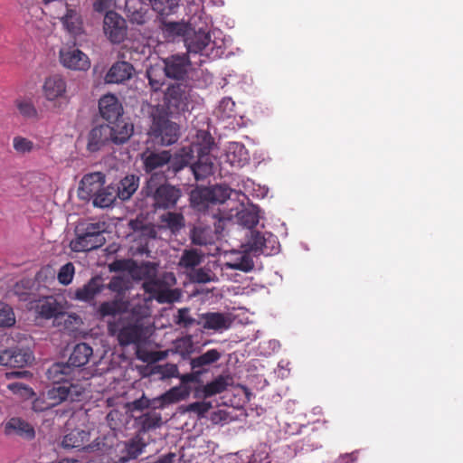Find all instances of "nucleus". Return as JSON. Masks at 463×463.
I'll return each instance as SVG.
<instances>
[{"label":"nucleus","mask_w":463,"mask_h":463,"mask_svg":"<svg viewBox=\"0 0 463 463\" xmlns=\"http://www.w3.org/2000/svg\"><path fill=\"white\" fill-rule=\"evenodd\" d=\"M191 87L183 83L170 85L165 93V102L170 114L188 110L191 100Z\"/></svg>","instance_id":"f8f14e48"},{"label":"nucleus","mask_w":463,"mask_h":463,"mask_svg":"<svg viewBox=\"0 0 463 463\" xmlns=\"http://www.w3.org/2000/svg\"><path fill=\"white\" fill-rule=\"evenodd\" d=\"M5 435H17L31 440L35 437V431L32 425L19 418L10 419L5 426Z\"/></svg>","instance_id":"c756f323"},{"label":"nucleus","mask_w":463,"mask_h":463,"mask_svg":"<svg viewBox=\"0 0 463 463\" xmlns=\"http://www.w3.org/2000/svg\"><path fill=\"white\" fill-rule=\"evenodd\" d=\"M167 78L184 80L187 77L191 61L186 54H173L162 60Z\"/></svg>","instance_id":"2eb2a0df"},{"label":"nucleus","mask_w":463,"mask_h":463,"mask_svg":"<svg viewBox=\"0 0 463 463\" xmlns=\"http://www.w3.org/2000/svg\"><path fill=\"white\" fill-rule=\"evenodd\" d=\"M61 23L70 33L78 35L81 33L82 23L80 14L76 11L68 9L66 14L61 18Z\"/></svg>","instance_id":"79ce46f5"},{"label":"nucleus","mask_w":463,"mask_h":463,"mask_svg":"<svg viewBox=\"0 0 463 463\" xmlns=\"http://www.w3.org/2000/svg\"><path fill=\"white\" fill-rule=\"evenodd\" d=\"M157 267L155 262L143 261L137 264L133 261L129 266V272L134 279L144 280L142 288L150 295V299H156L161 304L178 300L179 291L171 289L164 279L157 278Z\"/></svg>","instance_id":"f03ea898"},{"label":"nucleus","mask_w":463,"mask_h":463,"mask_svg":"<svg viewBox=\"0 0 463 463\" xmlns=\"http://www.w3.org/2000/svg\"><path fill=\"white\" fill-rule=\"evenodd\" d=\"M105 222H84L76 227L75 238L70 242L72 251H90L100 248L106 242Z\"/></svg>","instance_id":"39448f33"},{"label":"nucleus","mask_w":463,"mask_h":463,"mask_svg":"<svg viewBox=\"0 0 463 463\" xmlns=\"http://www.w3.org/2000/svg\"><path fill=\"white\" fill-rule=\"evenodd\" d=\"M154 11L160 15H169L175 12L178 6L177 0H147Z\"/></svg>","instance_id":"49530a36"},{"label":"nucleus","mask_w":463,"mask_h":463,"mask_svg":"<svg viewBox=\"0 0 463 463\" xmlns=\"http://www.w3.org/2000/svg\"><path fill=\"white\" fill-rule=\"evenodd\" d=\"M74 273V265L71 262H67L60 268L57 274V279L61 285L67 286L71 283Z\"/></svg>","instance_id":"603ef678"},{"label":"nucleus","mask_w":463,"mask_h":463,"mask_svg":"<svg viewBox=\"0 0 463 463\" xmlns=\"http://www.w3.org/2000/svg\"><path fill=\"white\" fill-rule=\"evenodd\" d=\"M37 312L40 317L46 319L58 318L65 315L63 307L52 297L40 301L37 305Z\"/></svg>","instance_id":"f704fd0d"},{"label":"nucleus","mask_w":463,"mask_h":463,"mask_svg":"<svg viewBox=\"0 0 463 463\" xmlns=\"http://www.w3.org/2000/svg\"><path fill=\"white\" fill-rule=\"evenodd\" d=\"M163 225L172 232H177L184 226V218L178 213L167 212L160 216Z\"/></svg>","instance_id":"37998d69"},{"label":"nucleus","mask_w":463,"mask_h":463,"mask_svg":"<svg viewBox=\"0 0 463 463\" xmlns=\"http://www.w3.org/2000/svg\"><path fill=\"white\" fill-rule=\"evenodd\" d=\"M146 447V443L139 436L125 441L118 458L114 463H128L137 458L138 456L144 453Z\"/></svg>","instance_id":"b1692460"},{"label":"nucleus","mask_w":463,"mask_h":463,"mask_svg":"<svg viewBox=\"0 0 463 463\" xmlns=\"http://www.w3.org/2000/svg\"><path fill=\"white\" fill-rule=\"evenodd\" d=\"M135 71L134 66L128 61L115 62L106 74L107 83H123L129 80Z\"/></svg>","instance_id":"c85d7f7f"},{"label":"nucleus","mask_w":463,"mask_h":463,"mask_svg":"<svg viewBox=\"0 0 463 463\" xmlns=\"http://www.w3.org/2000/svg\"><path fill=\"white\" fill-rule=\"evenodd\" d=\"M57 463H73V461H71V460H70L68 458H64V459H62V460H61V461H59Z\"/></svg>","instance_id":"338daca9"},{"label":"nucleus","mask_w":463,"mask_h":463,"mask_svg":"<svg viewBox=\"0 0 463 463\" xmlns=\"http://www.w3.org/2000/svg\"><path fill=\"white\" fill-rule=\"evenodd\" d=\"M148 84L153 91H158L164 86L167 78L162 64L150 65L146 71Z\"/></svg>","instance_id":"4c0bfd02"},{"label":"nucleus","mask_w":463,"mask_h":463,"mask_svg":"<svg viewBox=\"0 0 463 463\" xmlns=\"http://www.w3.org/2000/svg\"><path fill=\"white\" fill-rule=\"evenodd\" d=\"M241 251H232L228 260L220 265L221 279L222 280L241 282V275L239 272L249 273L255 268L254 255L245 248Z\"/></svg>","instance_id":"423d86ee"},{"label":"nucleus","mask_w":463,"mask_h":463,"mask_svg":"<svg viewBox=\"0 0 463 463\" xmlns=\"http://www.w3.org/2000/svg\"><path fill=\"white\" fill-rule=\"evenodd\" d=\"M85 388L80 383H65L53 386L47 392V399L50 401L45 409L58 405L63 402H79L82 399ZM33 410L43 411L38 406V402L33 403Z\"/></svg>","instance_id":"9d476101"},{"label":"nucleus","mask_w":463,"mask_h":463,"mask_svg":"<svg viewBox=\"0 0 463 463\" xmlns=\"http://www.w3.org/2000/svg\"><path fill=\"white\" fill-rule=\"evenodd\" d=\"M356 452H352L350 454H345L339 458L340 463H352L356 460Z\"/></svg>","instance_id":"69168bd1"},{"label":"nucleus","mask_w":463,"mask_h":463,"mask_svg":"<svg viewBox=\"0 0 463 463\" xmlns=\"http://www.w3.org/2000/svg\"><path fill=\"white\" fill-rule=\"evenodd\" d=\"M203 255L194 249L184 250L181 255L178 265L185 270H194L203 261Z\"/></svg>","instance_id":"a19ab883"},{"label":"nucleus","mask_w":463,"mask_h":463,"mask_svg":"<svg viewBox=\"0 0 463 463\" xmlns=\"http://www.w3.org/2000/svg\"><path fill=\"white\" fill-rule=\"evenodd\" d=\"M8 389L14 393H21L22 391H27L28 388L21 383H13L8 384Z\"/></svg>","instance_id":"0e129e2a"},{"label":"nucleus","mask_w":463,"mask_h":463,"mask_svg":"<svg viewBox=\"0 0 463 463\" xmlns=\"http://www.w3.org/2000/svg\"><path fill=\"white\" fill-rule=\"evenodd\" d=\"M117 197L121 201H127L131 198L139 186V176L136 175H128L122 178L116 185Z\"/></svg>","instance_id":"473e14b6"},{"label":"nucleus","mask_w":463,"mask_h":463,"mask_svg":"<svg viewBox=\"0 0 463 463\" xmlns=\"http://www.w3.org/2000/svg\"><path fill=\"white\" fill-rule=\"evenodd\" d=\"M126 13L128 21L132 24L143 25L149 20V10L140 3L134 5L131 2L126 4Z\"/></svg>","instance_id":"e433bc0d"},{"label":"nucleus","mask_w":463,"mask_h":463,"mask_svg":"<svg viewBox=\"0 0 463 463\" xmlns=\"http://www.w3.org/2000/svg\"><path fill=\"white\" fill-rule=\"evenodd\" d=\"M106 176L101 172L85 175L79 186V197L84 201L91 200L105 185Z\"/></svg>","instance_id":"a211bd4d"},{"label":"nucleus","mask_w":463,"mask_h":463,"mask_svg":"<svg viewBox=\"0 0 463 463\" xmlns=\"http://www.w3.org/2000/svg\"><path fill=\"white\" fill-rule=\"evenodd\" d=\"M66 90V80L59 74L47 77L43 85V94L45 99L50 101L64 97Z\"/></svg>","instance_id":"5701e85b"},{"label":"nucleus","mask_w":463,"mask_h":463,"mask_svg":"<svg viewBox=\"0 0 463 463\" xmlns=\"http://www.w3.org/2000/svg\"><path fill=\"white\" fill-rule=\"evenodd\" d=\"M127 309V302L123 301L121 298H115L101 303L97 309V315L102 319L109 317H116L126 312Z\"/></svg>","instance_id":"c9c22d12"},{"label":"nucleus","mask_w":463,"mask_h":463,"mask_svg":"<svg viewBox=\"0 0 463 463\" xmlns=\"http://www.w3.org/2000/svg\"><path fill=\"white\" fill-rule=\"evenodd\" d=\"M184 395L182 390L180 388L174 387L159 397L154 399H148L145 395H142L141 398L135 400L131 403V407L133 410L137 411H143L144 409L148 408L159 409L167 404L177 402L184 399Z\"/></svg>","instance_id":"ddd939ff"},{"label":"nucleus","mask_w":463,"mask_h":463,"mask_svg":"<svg viewBox=\"0 0 463 463\" xmlns=\"http://www.w3.org/2000/svg\"><path fill=\"white\" fill-rule=\"evenodd\" d=\"M193 153L191 146H184L174 155L169 150L156 152L146 149L140 155V159L146 174L161 175L160 179H173L190 165Z\"/></svg>","instance_id":"f257e3e1"},{"label":"nucleus","mask_w":463,"mask_h":463,"mask_svg":"<svg viewBox=\"0 0 463 463\" xmlns=\"http://www.w3.org/2000/svg\"><path fill=\"white\" fill-rule=\"evenodd\" d=\"M127 23L114 11L106 13L103 20V32L112 43H120L127 37Z\"/></svg>","instance_id":"4468645a"},{"label":"nucleus","mask_w":463,"mask_h":463,"mask_svg":"<svg viewBox=\"0 0 463 463\" xmlns=\"http://www.w3.org/2000/svg\"><path fill=\"white\" fill-rule=\"evenodd\" d=\"M203 200L212 204H223L225 203L235 204L239 202L240 204L244 203L247 196L240 192L231 189L226 184H216L205 188L201 192ZM234 209V205L231 206V212Z\"/></svg>","instance_id":"9b49d317"},{"label":"nucleus","mask_w":463,"mask_h":463,"mask_svg":"<svg viewBox=\"0 0 463 463\" xmlns=\"http://www.w3.org/2000/svg\"><path fill=\"white\" fill-rule=\"evenodd\" d=\"M13 146L18 154L22 155L31 153L37 147L33 141L21 136L14 137Z\"/></svg>","instance_id":"8fccbe9b"},{"label":"nucleus","mask_w":463,"mask_h":463,"mask_svg":"<svg viewBox=\"0 0 463 463\" xmlns=\"http://www.w3.org/2000/svg\"><path fill=\"white\" fill-rule=\"evenodd\" d=\"M101 276L92 277L82 287L78 288L73 294V298L79 301L90 303L105 288Z\"/></svg>","instance_id":"4be33fe9"},{"label":"nucleus","mask_w":463,"mask_h":463,"mask_svg":"<svg viewBox=\"0 0 463 463\" xmlns=\"http://www.w3.org/2000/svg\"><path fill=\"white\" fill-rule=\"evenodd\" d=\"M139 424L143 431L155 430L162 425V418L160 413L149 411L139 417Z\"/></svg>","instance_id":"c03bdc74"},{"label":"nucleus","mask_w":463,"mask_h":463,"mask_svg":"<svg viewBox=\"0 0 463 463\" xmlns=\"http://www.w3.org/2000/svg\"><path fill=\"white\" fill-rule=\"evenodd\" d=\"M175 323L184 328H191L195 325H201V319L197 321L190 314V309L183 307L178 309L177 315L175 317Z\"/></svg>","instance_id":"09e8293b"},{"label":"nucleus","mask_w":463,"mask_h":463,"mask_svg":"<svg viewBox=\"0 0 463 463\" xmlns=\"http://www.w3.org/2000/svg\"><path fill=\"white\" fill-rule=\"evenodd\" d=\"M117 198L116 187L109 184L104 185L91 200L95 207L108 208L114 203Z\"/></svg>","instance_id":"ea45409f"},{"label":"nucleus","mask_w":463,"mask_h":463,"mask_svg":"<svg viewBox=\"0 0 463 463\" xmlns=\"http://www.w3.org/2000/svg\"><path fill=\"white\" fill-rule=\"evenodd\" d=\"M165 29L168 33L176 35H180L184 32V27L178 23L165 24Z\"/></svg>","instance_id":"680f3d73"},{"label":"nucleus","mask_w":463,"mask_h":463,"mask_svg":"<svg viewBox=\"0 0 463 463\" xmlns=\"http://www.w3.org/2000/svg\"><path fill=\"white\" fill-rule=\"evenodd\" d=\"M190 278L194 282L196 283H208L216 281L217 279L215 274L208 268H200L194 269L190 274Z\"/></svg>","instance_id":"3c124183"},{"label":"nucleus","mask_w":463,"mask_h":463,"mask_svg":"<svg viewBox=\"0 0 463 463\" xmlns=\"http://www.w3.org/2000/svg\"><path fill=\"white\" fill-rule=\"evenodd\" d=\"M15 323L12 308L8 306L0 305V326L9 327Z\"/></svg>","instance_id":"5fc2aeb1"},{"label":"nucleus","mask_w":463,"mask_h":463,"mask_svg":"<svg viewBox=\"0 0 463 463\" xmlns=\"http://www.w3.org/2000/svg\"><path fill=\"white\" fill-rule=\"evenodd\" d=\"M190 240L197 246H207L214 243L217 232L211 226L199 222L190 230Z\"/></svg>","instance_id":"a878e982"},{"label":"nucleus","mask_w":463,"mask_h":463,"mask_svg":"<svg viewBox=\"0 0 463 463\" xmlns=\"http://www.w3.org/2000/svg\"><path fill=\"white\" fill-rule=\"evenodd\" d=\"M128 269V261L126 260H115L109 264V270L111 271H121Z\"/></svg>","instance_id":"e2e57ef3"},{"label":"nucleus","mask_w":463,"mask_h":463,"mask_svg":"<svg viewBox=\"0 0 463 463\" xmlns=\"http://www.w3.org/2000/svg\"><path fill=\"white\" fill-rule=\"evenodd\" d=\"M81 370L71 367L67 363H54L46 372L47 378L54 384L71 383V381L80 378Z\"/></svg>","instance_id":"6ab92c4d"},{"label":"nucleus","mask_w":463,"mask_h":463,"mask_svg":"<svg viewBox=\"0 0 463 463\" xmlns=\"http://www.w3.org/2000/svg\"><path fill=\"white\" fill-rule=\"evenodd\" d=\"M93 354L90 345L86 343H80L76 345L70 354L68 364L76 369H80L86 365Z\"/></svg>","instance_id":"72a5a7b5"},{"label":"nucleus","mask_w":463,"mask_h":463,"mask_svg":"<svg viewBox=\"0 0 463 463\" xmlns=\"http://www.w3.org/2000/svg\"><path fill=\"white\" fill-rule=\"evenodd\" d=\"M200 318L204 329L220 333L228 330L233 323L232 315L228 313L207 312L201 314Z\"/></svg>","instance_id":"aec40b11"},{"label":"nucleus","mask_w":463,"mask_h":463,"mask_svg":"<svg viewBox=\"0 0 463 463\" xmlns=\"http://www.w3.org/2000/svg\"><path fill=\"white\" fill-rule=\"evenodd\" d=\"M111 6V0H96L93 8L98 13L109 12Z\"/></svg>","instance_id":"052dcab7"},{"label":"nucleus","mask_w":463,"mask_h":463,"mask_svg":"<svg viewBox=\"0 0 463 463\" xmlns=\"http://www.w3.org/2000/svg\"><path fill=\"white\" fill-rule=\"evenodd\" d=\"M242 248L250 250L255 257L259 255L272 256L279 252L280 244L274 234L258 230L247 231Z\"/></svg>","instance_id":"6e6552de"},{"label":"nucleus","mask_w":463,"mask_h":463,"mask_svg":"<svg viewBox=\"0 0 463 463\" xmlns=\"http://www.w3.org/2000/svg\"><path fill=\"white\" fill-rule=\"evenodd\" d=\"M145 328L140 321L130 323L123 326L118 334V340L120 345L127 346L131 344H138L145 336Z\"/></svg>","instance_id":"393cba45"},{"label":"nucleus","mask_w":463,"mask_h":463,"mask_svg":"<svg viewBox=\"0 0 463 463\" xmlns=\"http://www.w3.org/2000/svg\"><path fill=\"white\" fill-rule=\"evenodd\" d=\"M225 162L232 166L242 167L249 162L250 156L244 145L239 142H230L224 155Z\"/></svg>","instance_id":"cd10ccee"},{"label":"nucleus","mask_w":463,"mask_h":463,"mask_svg":"<svg viewBox=\"0 0 463 463\" xmlns=\"http://www.w3.org/2000/svg\"><path fill=\"white\" fill-rule=\"evenodd\" d=\"M160 373L163 378L175 377L178 374V367L174 364H167L160 367Z\"/></svg>","instance_id":"bf43d9fd"},{"label":"nucleus","mask_w":463,"mask_h":463,"mask_svg":"<svg viewBox=\"0 0 463 463\" xmlns=\"http://www.w3.org/2000/svg\"><path fill=\"white\" fill-rule=\"evenodd\" d=\"M188 56L199 54L201 57L214 60L223 54V50L217 41H213L209 33L203 30L188 34L184 39Z\"/></svg>","instance_id":"0eeeda50"},{"label":"nucleus","mask_w":463,"mask_h":463,"mask_svg":"<svg viewBox=\"0 0 463 463\" xmlns=\"http://www.w3.org/2000/svg\"><path fill=\"white\" fill-rule=\"evenodd\" d=\"M212 408V403L208 402H195L190 403L186 411L189 412H194L197 414L199 417H203L204 414Z\"/></svg>","instance_id":"4d7b16f0"},{"label":"nucleus","mask_w":463,"mask_h":463,"mask_svg":"<svg viewBox=\"0 0 463 463\" xmlns=\"http://www.w3.org/2000/svg\"><path fill=\"white\" fill-rule=\"evenodd\" d=\"M148 135L152 141L162 146L175 144L179 137V126L165 116H154Z\"/></svg>","instance_id":"1a4fd4ad"},{"label":"nucleus","mask_w":463,"mask_h":463,"mask_svg":"<svg viewBox=\"0 0 463 463\" xmlns=\"http://www.w3.org/2000/svg\"><path fill=\"white\" fill-rule=\"evenodd\" d=\"M99 109L101 117L109 121V124L124 120L122 116V106L115 95L108 94L99 101Z\"/></svg>","instance_id":"412c9836"},{"label":"nucleus","mask_w":463,"mask_h":463,"mask_svg":"<svg viewBox=\"0 0 463 463\" xmlns=\"http://www.w3.org/2000/svg\"><path fill=\"white\" fill-rule=\"evenodd\" d=\"M80 434H85V432L84 431H81V432L77 431V432H71V433L67 434L63 438L62 446L64 448H71V449L81 447L82 444L77 438V436L80 435Z\"/></svg>","instance_id":"13d9d810"},{"label":"nucleus","mask_w":463,"mask_h":463,"mask_svg":"<svg viewBox=\"0 0 463 463\" xmlns=\"http://www.w3.org/2000/svg\"><path fill=\"white\" fill-rule=\"evenodd\" d=\"M222 354L218 349H210L190 360V366L195 374H202L208 371L209 367L218 362Z\"/></svg>","instance_id":"bb28decb"},{"label":"nucleus","mask_w":463,"mask_h":463,"mask_svg":"<svg viewBox=\"0 0 463 463\" xmlns=\"http://www.w3.org/2000/svg\"><path fill=\"white\" fill-rule=\"evenodd\" d=\"M267 194H268V189L267 188H263V191L261 193V196L264 197V196L267 195Z\"/></svg>","instance_id":"774afa93"},{"label":"nucleus","mask_w":463,"mask_h":463,"mask_svg":"<svg viewBox=\"0 0 463 463\" xmlns=\"http://www.w3.org/2000/svg\"><path fill=\"white\" fill-rule=\"evenodd\" d=\"M242 208L236 212L235 216L237 218V222L247 228L248 231L253 230V228L259 223L260 215V210L257 205L249 204L247 206H243V203L241 204Z\"/></svg>","instance_id":"7c9ffc66"},{"label":"nucleus","mask_w":463,"mask_h":463,"mask_svg":"<svg viewBox=\"0 0 463 463\" xmlns=\"http://www.w3.org/2000/svg\"><path fill=\"white\" fill-rule=\"evenodd\" d=\"M133 131V125L125 120L97 126L88 134L87 149L95 153L111 144L122 145L130 138Z\"/></svg>","instance_id":"7ed1b4c3"},{"label":"nucleus","mask_w":463,"mask_h":463,"mask_svg":"<svg viewBox=\"0 0 463 463\" xmlns=\"http://www.w3.org/2000/svg\"><path fill=\"white\" fill-rule=\"evenodd\" d=\"M160 176L150 175L144 187L145 194L152 199V205L156 209L174 208L182 195V191L166 184L167 179H160Z\"/></svg>","instance_id":"20e7f679"},{"label":"nucleus","mask_w":463,"mask_h":463,"mask_svg":"<svg viewBox=\"0 0 463 463\" xmlns=\"http://www.w3.org/2000/svg\"><path fill=\"white\" fill-rule=\"evenodd\" d=\"M131 287V281L129 279L115 276L113 277L109 284L105 287L110 291L117 293L118 296H123Z\"/></svg>","instance_id":"de8ad7c7"},{"label":"nucleus","mask_w":463,"mask_h":463,"mask_svg":"<svg viewBox=\"0 0 463 463\" xmlns=\"http://www.w3.org/2000/svg\"><path fill=\"white\" fill-rule=\"evenodd\" d=\"M34 357L29 348L14 347L0 352V365L22 368L30 364Z\"/></svg>","instance_id":"f3484780"},{"label":"nucleus","mask_w":463,"mask_h":463,"mask_svg":"<svg viewBox=\"0 0 463 463\" xmlns=\"http://www.w3.org/2000/svg\"><path fill=\"white\" fill-rule=\"evenodd\" d=\"M214 159L206 154L199 156L198 160L190 166V171L194 178L199 181L205 179L214 173Z\"/></svg>","instance_id":"2f4dec72"},{"label":"nucleus","mask_w":463,"mask_h":463,"mask_svg":"<svg viewBox=\"0 0 463 463\" xmlns=\"http://www.w3.org/2000/svg\"><path fill=\"white\" fill-rule=\"evenodd\" d=\"M232 384L230 375H219L203 386V392L205 398L223 392Z\"/></svg>","instance_id":"58836bf2"},{"label":"nucleus","mask_w":463,"mask_h":463,"mask_svg":"<svg viewBox=\"0 0 463 463\" xmlns=\"http://www.w3.org/2000/svg\"><path fill=\"white\" fill-rule=\"evenodd\" d=\"M123 417L124 415L119 411L112 410L108 413L106 420L109 427L111 430H116L121 427L123 423Z\"/></svg>","instance_id":"6e6d98bb"},{"label":"nucleus","mask_w":463,"mask_h":463,"mask_svg":"<svg viewBox=\"0 0 463 463\" xmlns=\"http://www.w3.org/2000/svg\"><path fill=\"white\" fill-rule=\"evenodd\" d=\"M235 102L229 97L223 98L218 106L219 117L222 118H230L233 116Z\"/></svg>","instance_id":"864d4df0"},{"label":"nucleus","mask_w":463,"mask_h":463,"mask_svg":"<svg viewBox=\"0 0 463 463\" xmlns=\"http://www.w3.org/2000/svg\"><path fill=\"white\" fill-rule=\"evenodd\" d=\"M15 107L19 114L26 119H35L38 116L35 106L29 99H17Z\"/></svg>","instance_id":"a18cd8bd"},{"label":"nucleus","mask_w":463,"mask_h":463,"mask_svg":"<svg viewBox=\"0 0 463 463\" xmlns=\"http://www.w3.org/2000/svg\"><path fill=\"white\" fill-rule=\"evenodd\" d=\"M59 54L60 61L65 68L74 71H86L90 68L88 56L74 46L61 48Z\"/></svg>","instance_id":"dca6fc26"}]
</instances>
